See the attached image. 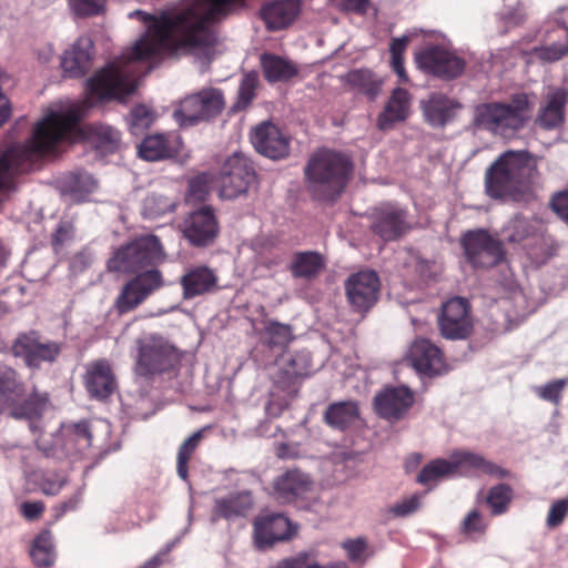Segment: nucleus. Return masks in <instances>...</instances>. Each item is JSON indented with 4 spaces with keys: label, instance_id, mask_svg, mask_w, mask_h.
Wrapping results in <instances>:
<instances>
[{
    "label": "nucleus",
    "instance_id": "obj_4",
    "mask_svg": "<svg viewBox=\"0 0 568 568\" xmlns=\"http://www.w3.org/2000/svg\"><path fill=\"white\" fill-rule=\"evenodd\" d=\"M352 172L351 160L338 152L320 150L305 168L308 189L321 200H334L346 186Z\"/></svg>",
    "mask_w": 568,
    "mask_h": 568
},
{
    "label": "nucleus",
    "instance_id": "obj_13",
    "mask_svg": "<svg viewBox=\"0 0 568 568\" xmlns=\"http://www.w3.org/2000/svg\"><path fill=\"white\" fill-rule=\"evenodd\" d=\"M12 351L16 357L22 358L30 368H39L44 363H52L61 352L57 342L42 339L36 332L20 335Z\"/></svg>",
    "mask_w": 568,
    "mask_h": 568
},
{
    "label": "nucleus",
    "instance_id": "obj_26",
    "mask_svg": "<svg viewBox=\"0 0 568 568\" xmlns=\"http://www.w3.org/2000/svg\"><path fill=\"white\" fill-rule=\"evenodd\" d=\"M372 230L384 241H393L407 230L405 212L392 204L375 210Z\"/></svg>",
    "mask_w": 568,
    "mask_h": 568
},
{
    "label": "nucleus",
    "instance_id": "obj_19",
    "mask_svg": "<svg viewBox=\"0 0 568 568\" xmlns=\"http://www.w3.org/2000/svg\"><path fill=\"white\" fill-rule=\"evenodd\" d=\"M378 291L379 278L374 271L358 272L346 282L347 298L359 311L368 310L377 301Z\"/></svg>",
    "mask_w": 568,
    "mask_h": 568
},
{
    "label": "nucleus",
    "instance_id": "obj_61",
    "mask_svg": "<svg viewBox=\"0 0 568 568\" xmlns=\"http://www.w3.org/2000/svg\"><path fill=\"white\" fill-rule=\"evenodd\" d=\"M551 206L558 216L568 224V193H559L551 201Z\"/></svg>",
    "mask_w": 568,
    "mask_h": 568
},
{
    "label": "nucleus",
    "instance_id": "obj_60",
    "mask_svg": "<svg viewBox=\"0 0 568 568\" xmlns=\"http://www.w3.org/2000/svg\"><path fill=\"white\" fill-rule=\"evenodd\" d=\"M413 33L405 34L399 38H395L390 43V61L403 60V54L406 50L407 43L410 41Z\"/></svg>",
    "mask_w": 568,
    "mask_h": 568
},
{
    "label": "nucleus",
    "instance_id": "obj_28",
    "mask_svg": "<svg viewBox=\"0 0 568 568\" xmlns=\"http://www.w3.org/2000/svg\"><path fill=\"white\" fill-rule=\"evenodd\" d=\"M93 42L89 37H80L61 58V68L69 78H80L90 69Z\"/></svg>",
    "mask_w": 568,
    "mask_h": 568
},
{
    "label": "nucleus",
    "instance_id": "obj_24",
    "mask_svg": "<svg viewBox=\"0 0 568 568\" xmlns=\"http://www.w3.org/2000/svg\"><path fill=\"white\" fill-rule=\"evenodd\" d=\"M255 150L262 155L276 160L288 153V140L280 129L270 122L256 126L251 135Z\"/></svg>",
    "mask_w": 568,
    "mask_h": 568
},
{
    "label": "nucleus",
    "instance_id": "obj_10",
    "mask_svg": "<svg viewBox=\"0 0 568 568\" xmlns=\"http://www.w3.org/2000/svg\"><path fill=\"white\" fill-rule=\"evenodd\" d=\"M255 179V172L247 158L234 153L224 162L220 175L216 178L219 196L233 200L245 194Z\"/></svg>",
    "mask_w": 568,
    "mask_h": 568
},
{
    "label": "nucleus",
    "instance_id": "obj_55",
    "mask_svg": "<svg viewBox=\"0 0 568 568\" xmlns=\"http://www.w3.org/2000/svg\"><path fill=\"white\" fill-rule=\"evenodd\" d=\"M486 524L478 510H471L467 514L462 523V531L466 535L483 534Z\"/></svg>",
    "mask_w": 568,
    "mask_h": 568
},
{
    "label": "nucleus",
    "instance_id": "obj_48",
    "mask_svg": "<svg viewBox=\"0 0 568 568\" xmlns=\"http://www.w3.org/2000/svg\"><path fill=\"white\" fill-rule=\"evenodd\" d=\"M174 209V201L163 195L150 194L143 202V214L149 219L159 217Z\"/></svg>",
    "mask_w": 568,
    "mask_h": 568
},
{
    "label": "nucleus",
    "instance_id": "obj_5",
    "mask_svg": "<svg viewBox=\"0 0 568 568\" xmlns=\"http://www.w3.org/2000/svg\"><path fill=\"white\" fill-rule=\"evenodd\" d=\"M534 103L525 93L516 94L509 102H488L475 108L474 124L495 135L509 136L530 119Z\"/></svg>",
    "mask_w": 568,
    "mask_h": 568
},
{
    "label": "nucleus",
    "instance_id": "obj_2",
    "mask_svg": "<svg viewBox=\"0 0 568 568\" xmlns=\"http://www.w3.org/2000/svg\"><path fill=\"white\" fill-rule=\"evenodd\" d=\"M87 108L85 102H68L49 109L29 141L11 146L0 156V204L16 189L17 174L31 171L59 143L73 142L82 135L79 121Z\"/></svg>",
    "mask_w": 568,
    "mask_h": 568
},
{
    "label": "nucleus",
    "instance_id": "obj_43",
    "mask_svg": "<svg viewBox=\"0 0 568 568\" xmlns=\"http://www.w3.org/2000/svg\"><path fill=\"white\" fill-rule=\"evenodd\" d=\"M30 555L33 562L39 567H49L54 562L55 552L52 536L49 531L41 532L34 539Z\"/></svg>",
    "mask_w": 568,
    "mask_h": 568
},
{
    "label": "nucleus",
    "instance_id": "obj_47",
    "mask_svg": "<svg viewBox=\"0 0 568 568\" xmlns=\"http://www.w3.org/2000/svg\"><path fill=\"white\" fill-rule=\"evenodd\" d=\"M216 179L210 173H202L189 182L186 201L190 203L203 202L209 196Z\"/></svg>",
    "mask_w": 568,
    "mask_h": 568
},
{
    "label": "nucleus",
    "instance_id": "obj_1",
    "mask_svg": "<svg viewBox=\"0 0 568 568\" xmlns=\"http://www.w3.org/2000/svg\"><path fill=\"white\" fill-rule=\"evenodd\" d=\"M242 0H181L172 10L151 16L140 10L131 12L146 26L145 33L120 55V100L136 87V62L153 61L166 55L190 53L201 64L215 54L213 21L220 20Z\"/></svg>",
    "mask_w": 568,
    "mask_h": 568
},
{
    "label": "nucleus",
    "instance_id": "obj_31",
    "mask_svg": "<svg viewBox=\"0 0 568 568\" xmlns=\"http://www.w3.org/2000/svg\"><path fill=\"white\" fill-rule=\"evenodd\" d=\"M183 297L191 300L213 292L217 287V276L213 270L201 265L189 268L181 277Z\"/></svg>",
    "mask_w": 568,
    "mask_h": 568
},
{
    "label": "nucleus",
    "instance_id": "obj_3",
    "mask_svg": "<svg viewBox=\"0 0 568 568\" xmlns=\"http://www.w3.org/2000/svg\"><path fill=\"white\" fill-rule=\"evenodd\" d=\"M534 164L527 151H507L486 171L485 189L496 200L525 201Z\"/></svg>",
    "mask_w": 568,
    "mask_h": 568
},
{
    "label": "nucleus",
    "instance_id": "obj_58",
    "mask_svg": "<svg viewBox=\"0 0 568 568\" xmlns=\"http://www.w3.org/2000/svg\"><path fill=\"white\" fill-rule=\"evenodd\" d=\"M420 498L416 495L405 498L390 507V513L397 517H405L419 508Z\"/></svg>",
    "mask_w": 568,
    "mask_h": 568
},
{
    "label": "nucleus",
    "instance_id": "obj_9",
    "mask_svg": "<svg viewBox=\"0 0 568 568\" xmlns=\"http://www.w3.org/2000/svg\"><path fill=\"white\" fill-rule=\"evenodd\" d=\"M91 433L85 423L62 426L51 438H40L37 442L39 450L47 458L58 462L83 454L91 446Z\"/></svg>",
    "mask_w": 568,
    "mask_h": 568
},
{
    "label": "nucleus",
    "instance_id": "obj_40",
    "mask_svg": "<svg viewBox=\"0 0 568 568\" xmlns=\"http://www.w3.org/2000/svg\"><path fill=\"white\" fill-rule=\"evenodd\" d=\"M323 267L324 260L318 253L300 252L295 254L290 271L294 277L311 278L316 276Z\"/></svg>",
    "mask_w": 568,
    "mask_h": 568
},
{
    "label": "nucleus",
    "instance_id": "obj_27",
    "mask_svg": "<svg viewBox=\"0 0 568 568\" xmlns=\"http://www.w3.org/2000/svg\"><path fill=\"white\" fill-rule=\"evenodd\" d=\"M412 95L403 89L392 91L383 111L378 114L376 125L379 130L392 129L396 123L404 122L410 114Z\"/></svg>",
    "mask_w": 568,
    "mask_h": 568
},
{
    "label": "nucleus",
    "instance_id": "obj_14",
    "mask_svg": "<svg viewBox=\"0 0 568 568\" xmlns=\"http://www.w3.org/2000/svg\"><path fill=\"white\" fill-rule=\"evenodd\" d=\"M184 237L194 246L210 245L219 234L220 227L210 206H203L187 214L180 224Z\"/></svg>",
    "mask_w": 568,
    "mask_h": 568
},
{
    "label": "nucleus",
    "instance_id": "obj_42",
    "mask_svg": "<svg viewBox=\"0 0 568 568\" xmlns=\"http://www.w3.org/2000/svg\"><path fill=\"white\" fill-rule=\"evenodd\" d=\"M262 339L271 347L283 348L293 339L291 326L276 321H263Z\"/></svg>",
    "mask_w": 568,
    "mask_h": 568
},
{
    "label": "nucleus",
    "instance_id": "obj_33",
    "mask_svg": "<svg viewBox=\"0 0 568 568\" xmlns=\"http://www.w3.org/2000/svg\"><path fill=\"white\" fill-rule=\"evenodd\" d=\"M566 100L567 93L564 89H550L546 95V103L537 115V124L547 130L558 126L564 120Z\"/></svg>",
    "mask_w": 568,
    "mask_h": 568
},
{
    "label": "nucleus",
    "instance_id": "obj_17",
    "mask_svg": "<svg viewBox=\"0 0 568 568\" xmlns=\"http://www.w3.org/2000/svg\"><path fill=\"white\" fill-rule=\"evenodd\" d=\"M253 497L248 490L231 491L216 496L211 509V521L220 519L235 521L246 517L253 508Z\"/></svg>",
    "mask_w": 568,
    "mask_h": 568
},
{
    "label": "nucleus",
    "instance_id": "obj_49",
    "mask_svg": "<svg viewBox=\"0 0 568 568\" xmlns=\"http://www.w3.org/2000/svg\"><path fill=\"white\" fill-rule=\"evenodd\" d=\"M258 77L256 73H246L240 84L237 101L234 104V110L239 111L245 109L255 97V89L257 87Z\"/></svg>",
    "mask_w": 568,
    "mask_h": 568
},
{
    "label": "nucleus",
    "instance_id": "obj_46",
    "mask_svg": "<svg viewBox=\"0 0 568 568\" xmlns=\"http://www.w3.org/2000/svg\"><path fill=\"white\" fill-rule=\"evenodd\" d=\"M511 499V487L506 484H499L489 489L486 501L491 509V514L498 516L508 510Z\"/></svg>",
    "mask_w": 568,
    "mask_h": 568
},
{
    "label": "nucleus",
    "instance_id": "obj_52",
    "mask_svg": "<svg viewBox=\"0 0 568 568\" xmlns=\"http://www.w3.org/2000/svg\"><path fill=\"white\" fill-rule=\"evenodd\" d=\"M568 53V44L565 40L561 43L552 42L550 44L534 48L531 54L541 60L542 62H555L560 60L565 54Z\"/></svg>",
    "mask_w": 568,
    "mask_h": 568
},
{
    "label": "nucleus",
    "instance_id": "obj_34",
    "mask_svg": "<svg viewBox=\"0 0 568 568\" xmlns=\"http://www.w3.org/2000/svg\"><path fill=\"white\" fill-rule=\"evenodd\" d=\"M261 65L268 82L288 81L298 72L297 67L292 61L275 54H262Z\"/></svg>",
    "mask_w": 568,
    "mask_h": 568
},
{
    "label": "nucleus",
    "instance_id": "obj_6",
    "mask_svg": "<svg viewBox=\"0 0 568 568\" xmlns=\"http://www.w3.org/2000/svg\"><path fill=\"white\" fill-rule=\"evenodd\" d=\"M49 404L47 393L37 389L27 392L18 373L8 366L0 367V413H8L16 419L33 420L45 412Z\"/></svg>",
    "mask_w": 568,
    "mask_h": 568
},
{
    "label": "nucleus",
    "instance_id": "obj_7",
    "mask_svg": "<svg viewBox=\"0 0 568 568\" xmlns=\"http://www.w3.org/2000/svg\"><path fill=\"white\" fill-rule=\"evenodd\" d=\"M182 353L168 339L159 335H148L138 341L135 373L143 377H154L173 372L180 366Z\"/></svg>",
    "mask_w": 568,
    "mask_h": 568
},
{
    "label": "nucleus",
    "instance_id": "obj_41",
    "mask_svg": "<svg viewBox=\"0 0 568 568\" xmlns=\"http://www.w3.org/2000/svg\"><path fill=\"white\" fill-rule=\"evenodd\" d=\"M173 116L181 126H192L205 120L195 93L185 97L180 102Z\"/></svg>",
    "mask_w": 568,
    "mask_h": 568
},
{
    "label": "nucleus",
    "instance_id": "obj_50",
    "mask_svg": "<svg viewBox=\"0 0 568 568\" xmlns=\"http://www.w3.org/2000/svg\"><path fill=\"white\" fill-rule=\"evenodd\" d=\"M155 119L154 112L145 105H136L129 115V125L133 134H140L149 128Z\"/></svg>",
    "mask_w": 568,
    "mask_h": 568
},
{
    "label": "nucleus",
    "instance_id": "obj_56",
    "mask_svg": "<svg viewBox=\"0 0 568 568\" xmlns=\"http://www.w3.org/2000/svg\"><path fill=\"white\" fill-rule=\"evenodd\" d=\"M65 483V478L62 474H43L39 481L40 489L45 495H57Z\"/></svg>",
    "mask_w": 568,
    "mask_h": 568
},
{
    "label": "nucleus",
    "instance_id": "obj_8",
    "mask_svg": "<svg viewBox=\"0 0 568 568\" xmlns=\"http://www.w3.org/2000/svg\"><path fill=\"white\" fill-rule=\"evenodd\" d=\"M163 260L164 253L159 239L145 235L118 250L109 260L108 267L118 272H136Z\"/></svg>",
    "mask_w": 568,
    "mask_h": 568
},
{
    "label": "nucleus",
    "instance_id": "obj_54",
    "mask_svg": "<svg viewBox=\"0 0 568 568\" xmlns=\"http://www.w3.org/2000/svg\"><path fill=\"white\" fill-rule=\"evenodd\" d=\"M567 379H556L536 389L538 396L545 400L558 404L561 398V393L567 385Z\"/></svg>",
    "mask_w": 568,
    "mask_h": 568
},
{
    "label": "nucleus",
    "instance_id": "obj_18",
    "mask_svg": "<svg viewBox=\"0 0 568 568\" xmlns=\"http://www.w3.org/2000/svg\"><path fill=\"white\" fill-rule=\"evenodd\" d=\"M406 361L423 375H438L445 369L440 349L426 338H417L412 343Z\"/></svg>",
    "mask_w": 568,
    "mask_h": 568
},
{
    "label": "nucleus",
    "instance_id": "obj_44",
    "mask_svg": "<svg viewBox=\"0 0 568 568\" xmlns=\"http://www.w3.org/2000/svg\"><path fill=\"white\" fill-rule=\"evenodd\" d=\"M534 225L525 217L516 215L510 219L501 229V234L508 243H521L524 240L532 236Z\"/></svg>",
    "mask_w": 568,
    "mask_h": 568
},
{
    "label": "nucleus",
    "instance_id": "obj_38",
    "mask_svg": "<svg viewBox=\"0 0 568 568\" xmlns=\"http://www.w3.org/2000/svg\"><path fill=\"white\" fill-rule=\"evenodd\" d=\"M345 81L354 90L374 99L381 91L382 80L368 69H355L345 74Z\"/></svg>",
    "mask_w": 568,
    "mask_h": 568
},
{
    "label": "nucleus",
    "instance_id": "obj_59",
    "mask_svg": "<svg viewBox=\"0 0 568 568\" xmlns=\"http://www.w3.org/2000/svg\"><path fill=\"white\" fill-rule=\"evenodd\" d=\"M343 548L351 561L362 562L364 560L366 544L363 539L347 540L343 544Z\"/></svg>",
    "mask_w": 568,
    "mask_h": 568
},
{
    "label": "nucleus",
    "instance_id": "obj_22",
    "mask_svg": "<svg viewBox=\"0 0 568 568\" xmlns=\"http://www.w3.org/2000/svg\"><path fill=\"white\" fill-rule=\"evenodd\" d=\"M313 488L311 477L298 469L287 470L274 480V495L281 503L305 499Z\"/></svg>",
    "mask_w": 568,
    "mask_h": 568
},
{
    "label": "nucleus",
    "instance_id": "obj_30",
    "mask_svg": "<svg viewBox=\"0 0 568 568\" xmlns=\"http://www.w3.org/2000/svg\"><path fill=\"white\" fill-rule=\"evenodd\" d=\"M182 141L174 133L148 135L139 145V154L146 161H160L172 158L181 150Z\"/></svg>",
    "mask_w": 568,
    "mask_h": 568
},
{
    "label": "nucleus",
    "instance_id": "obj_20",
    "mask_svg": "<svg viewBox=\"0 0 568 568\" xmlns=\"http://www.w3.org/2000/svg\"><path fill=\"white\" fill-rule=\"evenodd\" d=\"M414 404V394L406 386L387 387L375 396L377 414L388 420H398Z\"/></svg>",
    "mask_w": 568,
    "mask_h": 568
},
{
    "label": "nucleus",
    "instance_id": "obj_21",
    "mask_svg": "<svg viewBox=\"0 0 568 568\" xmlns=\"http://www.w3.org/2000/svg\"><path fill=\"white\" fill-rule=\"evenodd\" d=\"M296 532V527L282 514L258 518L254 523V539L260 549L285 540Z\"/></svg>",
    "mask_w": 568,
    "mask_h": 568
},
{
    "label": "nucleus",
    "instance_id": "obj_63",
    "mask_svg": "<svg viewBox=\"0 0 568 568\" xmlns=\"http://www.w3.org/2000/svg\"><path fill=\"white\" fill-rule=\"evenodd\" d=\"M44 510L42 501H26L21 505V513L28 520H34L41 516Z\"/></svg>",
    "mask_w": 568,
    "mask_h": 568
},
{
    "label": "nucleus",
    "instance_id": "obj_36",
    "mask_svg": "<svg viewBox=\"0 0 568 568\" xmlns=\"http://www.w3.org/2000/svg\"><path fill=\"white\" fill-rule=\"evenodd\" d=\"M97 187V182L89 173H72L62 181V191L74 202H82Z\"/></svg>",
    "mask_w": 568,
    "mask_h": 568
},
{
    "label": "nucleus",
    "instance_id": "obj_25",
    "mask_svg": "<svg viewBox=\"0 0 568 568\" xmlns=\"http://www.w3.org/2000/svg\"><path fill=\"white\" fill-rule=\"evenodd\" d=\"M450 456L456 475H489L496 478L509 475L506 469L487 460L483 455L469 450H456Z\"/></svg>",
    "mask_w": 568,
    "mask_h": 568
},
{
    "label": "nucleus",
    "instance_id": "obj_37",
    "mask_svg": "<svg viewBox=\"0 0 568 568\" xmlns=\"http://www.w3.org/2000/svg\"><path fill=\"white\" fill-rule=\"evenodd\" d=\"M359 416L358 406L355 402H339L329 405L325 412L326 423L337 429H345Z\"/></svg>",
    "mask_w": 568,
    "mask_h": 568
},
{
    "label": "nucleus",
    "instance_id": "obj_29",
    "mask_svg": "<svg viewBox=\"0 0 568 568\" xmlns=\"http://www.w3.org/2000/svg\"><path fill=\"white\" fill-rule=\"evenodd\" d=\"M84 382L89 394L98 399L109 397L116 386L111 366L105 359H98L88 365Z\"/></svg>",
    "mask_w": 568,
    "mask_h": 568
},
{
    "label": "nucleus",
    "instance_id": "obj_39",
    "mask_svg": "<svg viewBox=\"0 0 568 568\" xmlns=\"http://www.w3.org/2000/svg\"><path fill=\"white\" fill-rule=\"evenodd\" d=\"M87 135L90 143L103 152H114L120 144L119 131L106 124H92Z\"/></svg>",
    "mask_w": 568,
    "mask_h": 568
},
{
    "label": "nucleus",
    "instance_id": "obj_62",
    "mask_svg": "<svg viewBox=\"0 0 568 568\" xmlns=\"http://www.w3.org/2000/svg\"><path fill=\"white\" fill-rule=\"evenodd\" d=\"M202 432H195L193 435H191L187 439L183 442V444L180 447L178 456L189 458L197 447L200 440L202 439Z\"/></svg>",
    "mask_w": 568,
    "mask_h": 568
},
{
    "label": "nucleus",
    "instance_id": "obj_53",
    "mask_svg": "<svg viewBox=\"0 0 568 568\" xmlns=\"http://www.w3.org/2000/svg\"><path fill=\"white\" fill-rule=\"evenodd\" d=\"M72 12L78 17L100 14L105 7V0H69Z\"/></svg>",
    "mask_w": 568,
    "mask_h": 568
},
{
    "label": "nucleus",
    "instance_id": "obj_15",
    "mask_svg": "<svg viewBox=\"0 0 568 568\" xmlns=\"http://www.w3.org/2000/svg\"><path fill=\"white\" fill-rule=\"evenodd\" d=\"M419 69L439 78L452 79L462 74L465 63L442 47H428L415 55Z\"/></svg>",
    "mask_w": 568,
    "mask_h": 568
},
{
    "label": "nucleus",
    "instance_id": "obj_35",
    "mask_svg": "<svg viewBox=\"0 0 568 568\" xmlns=\"http://www.w3.org/2000/svg\"><path fill=\"white\" fill-rule=\"evenodd\" d=\"M456 476L452 456L448 459L437 458L426 464L417 476L424 486L434 487L445 478Z\"/></svg>",
    "mask_w": 568,
    "mask_h": 568
},
{
    "label": "nucleus",
    "instance_id": "obj_16",
    "mask_svg": "<svg viewBox=\"0 0 568 568\" xmlns=\"http://www.w3.org/2000/svg\"><path fill=\"white\" fill-rule=\"evenodd\" d=\"M473 327L469 304L462 297L448 300L442 307L439 316L440 333L448 339L466 338Z\"/></svg>",
    "mask_w": 568,
    "mask_h": 568
},
{
    "label": "nucleus",
    "instance_id": "obj_23",
    "mask_svg": "<svg viewBox=\"0 0 568 568\" xmlns=\"http://www.w3.org/2000/svg\"><path fill=\"white\" fill-rule=\"evenodd\" d=\"M460 109L462 104L457 100L439 92H433L420 101L423 116L434 128L446 125Z\"/></svg>",
    "mask_w": 568,
    "mask_h": 568
},
{
    "label": "nucleus",
    "instance_id": "obj_12",
    "mask_svg": "<svg viewBox=\"0 0 568 568\" xmlns=\"http://www.w3.org/2000/svg\"><path fill=\"white\" fill-rule=\"evenodd\" d=\"M163 284L162 274L155 268L138 274L122 287L115 302L118 311L123 314L136 308Z\"/></svg>",
    "mask_w": 568,
    "mask_h": 568
},
{
    "label": "nucleus",
    "instance_id": "obj_64",
    "mask_svg": "<svg viewBox=\"0 0 568 568\" xmlns=\"http://www.w3.org/2000/svg\"><path fill=\"white\" fill-rule=\"evenodd\" d=\"M333 4L345 11H364L369 0H331Z\"/></svg>",
    "mask_w": 568,
    "mask_h": 568
},
{
    "label": "nucleus",
    "instance_id": "obj_45",
    "mask_svg": "<svg viewBox=\"0 0 568 568\" xmlns=\"http://www.w3.org/2000/svg\"><path fill=\"white\" fill-rule=\"evenodd\" d=\"M205 120L217 115L224 108V95L220 89L204 88L195 93Z\"/></svg>",
    "mask_w": 568,
    "mask_h": 568
},
{
    "label": "nucleus",
    "instance_id": "obj_57",
    "mask_svg": "<svg viewBox=\"0 0 568 568\" xmlns=\"http://www.w3.org/2000/svg\"><path fill=\"white\" fill-rule=\"evenodd\" d=\"M568 514V499H560L555 501L547 516V526L555 528L559 526Z\"/></svg>",
    "mask_w": 568,
    "mask_h": 568
},
{
    "label": "nucleus",
    "instance_id": "obj_51",
    "mask_svg": "<svg viewBox=\"0 0 568 568\" xmlns=\"http://www.w3.org/2000/svg\"><path fill=\"white\" fill-rule=\"evenodd\" d=\"M498 17L508 27L518 26L525 19L524 7L519 0H504Z\"/></svg>",
    "mask_w": 568,
    "mask_h": 568
},
{
    "label": "nucleus",
    "instance_id": "obj_11",
    "mask_svg": "<svg viewBox=\"0 0 568 568\" xmlns=\"http://www.w3.org/2000/svg\"><path fill=\"white\" fill-rule=\"evenodd\" d=\"M462 244L467 260L475 267H491L504 257L501 242L485 230L467 232Z\"/></svg>",
    "mask_w": 568,
    "mask_h": 568
},
{
    "label": "nucleus",
    "instance_id": "obj_32",
    "mask_svg": "<svg viewBox=\"0 0 568 568\" xmlns=\"http://www.w3.org/2000/svg\"><path fill=\"white\" fill-rule=\"evenodd\" d=\"M301 11L298 0H277L264 6L261 10V17L266 28L276 31L288 27Z\"/></svg>",
    "mask_w": 568,
    "mask_h": 568
}]
</instances>
